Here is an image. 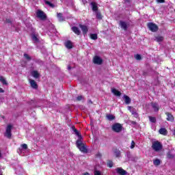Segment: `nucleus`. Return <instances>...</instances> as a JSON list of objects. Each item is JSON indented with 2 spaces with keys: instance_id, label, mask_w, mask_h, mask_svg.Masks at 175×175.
<instances>
[{
  "instance_id": "7ed1b4c3",
  "label": "nucleus",
  "mask_w": 175,
  "mask_h": 175,
  "mask_svg": "<svg viewBox=\"0 0 175 175\" xmlns=\"http://www.w3.org/2000/svg\"><path fill=\"white\" fill-rule=\"evenodd\" d=\"M92 61L95 65H102L103 64V59L99 55L94 56Z\"/></svg>"
},
{
  "instance_id": "6e6552de",
  "label": "nucleus",
  "mask_w": 175,
  "mask_h": 175,
  "mask_svg": "<svg viewBox=\"0 0 175 175\" xmlns=\"http://www.w3.org/2000/svg\"><path fill=\"white\" fill-rule=\"evenodd\" d=\"M119 25L122 28V29L126 31V29H128V27L129 26V24H128V23L126 22L120 21Z\"/></svg>"
},
{
  "instance_id": "f257e3e1",
  "label": "nucleus",
  "mask_w": 175,
  "mask_h": 175,
  "mask_svg": "<svg viewBox=\"0 0 175 175\" xmlns=\"http://www.w3.org/2000/svg\"><path fill=\"white\" fill-rule=\"evenodd\" d=\"M75 135L78 136L79 139L77 141V147L81 151V152H87V148L85 145L81 142L83 137L80 135V133L77 130L75 129Z\"/></svg>"
},
{
  "instance_id": "412c9836",
  "label": "nucleus",
  "mask_w": 175,
  "mask_h": 175,
  "mask_svg": "<svg viewBox=\"0 0 175 175\" xmlns=\"http://www.w3.org/2000/svg\"><path fill=\"white\" fill-rule=\"evenodd\" d=\"M72 31H73L76 35H80L81 32H80V30L79 29V27H73L72 28Z\"/></svg>"
},
{
  "instance_id": "c85d7f7f",
  "label": "nucleus",
  "mask_w": 175,
  "mask_h": 175,
  "mask_svg": "<svg viewBox=\"0 0 175 175\" xmlns=\"http://www.w3.org/2000/svg\"><path fill=\"white\" fill-rule=\"evenodd\" d=\"M57 17L59 21H64V18H62V14L61 13L57 14Z\"/></svg>"
},
{
  "instance_id": "f3484780",
  "label": "nucleus",
  "mask_w": 175,
  "mask_h": 175,
  "mask_svg": "<svg viewBox=\"0 0 175 175\" xmlns=\"http://www.w3.org/2000/svg\"><path fill=\"white\" fill-rule=\"evenodd\" d=\"M31 39L34 43H39V37L35 34L31 36Z\"/></svg>"
},
{
  "instance_id": "a19ab883",
  "label": "nucleus",
  "mask_w": 175,
  "mask_h": 175,
  "mask_svg": "<svg viewBox=\"0 0 175 175\" xmlns=\"http://www.w3.org/2000/svg\"><path fill=\"white\" fill-rule=\"evenodd\" d=\"M131 109H132V107L129 106V107H128V110H131Z\"/></svg>"
},
{
  "instance_id": "5701e85b",
  "label": "nucleus",
  "mask_w": 175,
  "mask_h": 175,
  "mask_svg": "<svg viewBox=\"0 0 175 175\" xmlns=\"http://www.w3.org/2000/svg\"><path fill=\"white\" fill-rule=\"evenodd\" d=\"M90 36V39H92V40H96V39H98V35L96 33H92Z\"/></svg>"
},
{
  "instance_id": "393cba45",
  "label": "nucleus",
  "mask_w": 175,
  "mask_h": 175,
  "mask_svg": "<svg viewBox=\"0 0 175 175\" xmlns=\"http://www.w3.org/2000/svg\"><path fill=\"white\" fill-rule=\"evenodd\" d=\"M107 120H109V121H113V120H114L116 118V116H113V115H107Z\"/></svg>"
},
{
  "instance_id": "6ab92c4d",
  "label": "nucleus",
  "mask_w": 175,
  "mask_h": 175,
  "mask_svg": "<svg viewBox=\"0 0 175 175\" xmlns=\"http://www.w3.org/2000/svg\"><path fill=\"white\" fill-rule=\"evenodd\" d=\"M123 98L124 99L126 105H129V103H131V98H129V96L124 95Z\"/></svg>"
},
{
  "instance_id": "9d476101",
  "label": "nucleus",
  "mask_w": 175,
  "mask_h": 175,
  "mask_svg": "<svg viewBox=\"0 0 175 175\" xmlns=\"http://www.w3.org/2000/svg\"><path fill=\"white\" fill-rule=\"evenodd\" d=\"M116 173L120 175H126V171H125L124 169L121 167H118L116 169Z\"/></svg>"
},
{
  "instance_id": "aec40b11",
  "label": "nucleus",
  "mask_w": 175,
  "mask_h": 175,
  "mask_svg": "<svg viewBox=\"0 0 175 175\" xmlns=\"http://www.w3.org/2000/svg\"><path fill=\"white\" fill-rule=\"evenodd\" d=\"M159 134L163 135L164 136H166L167 135V131H166V129H160L159 130Z\"/></svg>"
},
{
  "instance_id": "c9c22d12",
  "label": "nucleus",
  "mask_w": 175,
  "mask_h": 175,
  "mask_svg": "<svg viewBox=\"0 0 175 175\" xmlns=\"http://www.w3.org/2000/svg\"><path fill=\"white\" fill-rule=\"evenodd\" d=\"M150 120L151 121V122H155V118L152 117V118H150Z\"/></svg>"
},
{
  "instance_id": "7c9ffc66",
  "label": "nucleus",
  "mask_w": 175,
  "mask_h": 175,
  "mask_svg": "<svg viewBox=\"0 0 175 175\" xmlns=\"http://www.w3.org/2000/svg\"><path fill=\"white\" fill-rule=\"evenodd\" d=\"M94 175H103V174H102L101 172L98 171V170H95L94 171Z\"/></svg>"
},
{
  "instance_id": "f03ea898",
  "label": "nucleus",
  "mask_w": 175,
  "mask_h": 175,
  "mask_svg": "<svg viewBox=\"0 0 175 175\" xmlns=\"http://www.w3.org/2000/svg\"><path fill=\"white\" fill-rule=\"evenodd\" d=\"M152 148L154 151H161L162 150V145L158 141L154 142L152 144Z\"/></svg>"
},
{
  "instance_id": "a211bd4d",
  "label": "nucleus",
  "mask_w": 175,
  "mask_h": 175,
  "mask_svg": "<svg viewBox=\"0 0 175 175\" xmlns=\"http://www.w3.org/2000/svg\"><path fill=\"white\" fill-rule=\"evenodd\" d=\"M166 116H167V121H174V118L173 117V116L171 113H166Z\"/></svg>"
},
{
  "instance_id": "20e7f679",
  "label": "nucleus",
  "mask_w": 175,
  "mask_h": 175,
  "mask_svg": "<svg viewBox=\"0 0 175 175\" xmlns=\"http://www.w3.org/2000/svg\"><path fill=\"white\" fill-rule=\"evenodd\" d=\"M112 129L114 131V132H121L122 131V125L120 123H116L112 126Z\"/></svg>"
},
{
  "instance_id": "72a5a7b5",
  "label": "nucleus",
  "mask_w": 175,
  "mask_h": 175,
  "mask_svg": "<svg viewBox=\"0 0 175 175\" xmlns=\"http://www.w3.org/2000/svg\"><path fill=\"white\" fill-rule=\"evenodd\" d=\"M21 147L23 148V150H27V148H28V146L26 144H22Z\"/></svg>"
},
{
  "instance_id": "e433bc0d",
  "label": "nucleus",
  "mask_w": 175,
  "mask_h": 175,
  "mask_svg": "<svg viewBox=\"0 0 175 175\" xmlns=\"http://www.w3.org/2000/svg\"><path fill=\"white\" fill-rule=\"evenodd\" d=\"M157 2H158V3H163V2H165V0H157Z\"/></svg>"
},
{
  "instance_id": "4468645a",
  "label": "nucleus",
  "mask_w": 175,
  "mask_h": 175,
  "mask_svg": "<svg viewBox=\"0 0 175 175\" xmlns=\"http://www.w3.org/2000/svg\"><path fill=\"white\" fill-rule=\"evenodd\" d=\"M65 46L66 49H72L73 47V44L70 40H67L65 42Z\"/></svg>"
},
{
  "instance_id": "4c0bfd02",
  "label": "nucleus",
  "mask_w": 175,
  "mask_h": 175,
  "mask_svg": "<svg viewBox=\"0 0 175 175\" xmlns=\"http://www.w3.org/2000/svg\"><path fill=\"white\" fill-rule=\"evenodd\" d=\"M81 99H83V96H79L77 97V100H81Z\"/></svg>"
},
{
  "instance_id": "bb28decb",
  "label": "nucleus",
  "mask_w": 175,
  "mask_h": 175,
  "mask_svg": "<svg viewBox=\"0 0 175 175\" xmlns=\"http://www.w3.org/2000/svg\"><path fill=\"white\" fill-rule=\"evenodd\" d=\"M24 58L25 59H27V61H29L31 59V56L28 54L25 53L24 54Z\"/></svg>"
},
{
  "instance_id": "a878e982",
  "label": "nucleus",
  "mask_w": 175,
  "mask_h": 175,
  "mask_svg": "<svg viewBox=\"0 0 175 175\" xmlns=\"http://www.w3.org/2000/svg\"><path fill=\"white\" fill-rule=\"evenodd\" d=\"M157 42H163V38L162 36H157L156 37Z\"/></svg>"
},
{
  "instance_id": "cd10ccee",
  "label": "nucleus",
  "mask_w": 175,
  "mask_h": 175,
  "mask_svg": "<svg viewBox=\"0 0 175 175\" xmlns=\"http://www.w3.org/2000/svg\"><path fill=\"white\" fill-rule=\"evenodd\" d=\"M96 18L98 20H102V14H100V12L96 13Z\"/></svg>"
},
{
  "instance_id": "c756f323",
  "label": "nucleus",
  "mask_w": 175,
  "mask_h": 175,
  "mask_svg": "<svg viewBox=\"0 0 175 175\" xmlns=\"http://www.w3.org/2000/svg\"><path fill=\"white\" fill-rule=\"evenodd\" d=\"M134 57L135 59H137L138 61H140V59H142V56L140 55H135Z\"/></svg>"
},
{
  "instance_id": "2f4dec72",
  "label": "nucleus",
  "mask_w": 175,
  "mask_h": 175,
  "mask_svg": "<svg viewBox=\"0 0 175 175\" xmlns=\"http://www.w3.org/2000/svg\"><path fill=\"white\" fill-rule=\"evenodd\" d=\"M45 3H46V5H49L51 8L54 7V4L50 3L49 1H45Z\"/></svg>"
},
{
  "instance_id": "2eb2a0df",
  "label": "nucleus",
  "mask_w": 175,
  "mask_h": 175,
  "mask_svg": "<svg viewBox=\"0 0 175 175\" xmlns=\"http://www.w3.org/2000/svg\"><path fill=\"white\" fill-rule=\"evenodd\" d=\"M0 82L3 85H8V81H6V79L3 76H0Z\"/></svg>"
},
{
  "instance_id": "ddd939ff",
  "label": "nucleus",
  "mask_w": 175,
  "mask_h": 175,
  "mask_svg": "<svg viewBox=\"0 0 175 175\" xmlns=\"http://www.w3.org/2000/svg\"><path fill=\"white\" fill-rule=\"evenodd\" d=\"M111 92L116 96H121V92L118 91V90L113 88L111 89Z\"/></svg>"
},
{
  "instance_id": "39448f33",
  "label": "nucleus",
  "mask_w": 175,
  "mask_h": 175,
  "mask_svg": "<svg viewBox=\"0 0 175 175\" xmlns=\"http://www.w3.org/2000/svg\"><path fill=\"white\" fill-rule=\"evenodd\" d=\"M148 27L149 28L150 31H152V32H157V31H158V26L154 23H148Z\"/></svg>"
},
{
  "instance_id": "dca6fc26",
  "label": "nucleus",
  "mask_w": 175,
  "mask_h": 175,
  "mask_svg": "<svg viewBox=\"0 0 175 175\" xmlns=\"http://www.w3.org/2000/svg\"><path fill=\"white\" fill-rule=\"evenodd\" d=\"M150 106L152 107L154 111H158L159 110V106L155 103H152Z\"/></svg>"
},
{
  "instance_id": "1a4fd4ad",
  "label": "nucleus",
  "mask_w": 175,
  "mask_h": 175,
  "mask_svg": "<svg viewBox=\"0 0 175 175\" xmlns=\"http://www.w3.org/2000/svg\"><path fill=\"white\" fill-rule=\"evenodd\" d=\"M79 28H81L83 35H87V32H88V27L85 25H79Z\"/></svg>"
},
{
  "instance_id": "f8f14e48",
  "label": "nucleus",
  "mask_w": 175,
  "mask_h": 175,
  "mask_svg": "<svg viewBox=\"0 0 175 175\" xmlns=\"http://www.w3.org/2000/svg\"><path fill=\"white\" fill-rule=\"evenodd\" d=\"M29 81L30 85L32 88H34V90H36V88H38V84L36 83L35 80L29 79Z\"/></svg>"
},
{
  "instance_id": "58836bf2",
  "label": "nucleus",
  "mask_w": 175,
  "mask_h": 175,
  "mask_svg": "<svg viewBox=\"0 0 175 175\" xmlns=\"http://www.w3.org/2000/svg\"><path fill=\"white\" fill-rule=\"evenodd\" d=\"M0 92H1V94H3V92H5V90H3V89H2V88H0Z\"/></svg>"
},
{
  "instance_id": "423d86ee",
  "label": "nucleus",
  "mask_w": 175,
  "mask_h": 175,
  "mask_svg": "<svg viewBox=\"0 0 175 175\" xmlns=\"http://www.w3.org/2000/svg\"><path fill=\"white\" fill-rule=\"evenodd\" d=\"M12 128L13 126L12 124H8L5 129V136L6 137H12Z\"/></svg>"
},
{
  "instance_id": "4be33fe9",
  "label": "nucleus",
  "mask_w": 175,
  "mask_h": 175,
  "mask_svg": "<svg viewBox=\"0 0 175 175\" xmlns=\"http://www.w3.org/2000/svg\"><path fill=\"white\" fill-rule=\"evenodd\" d=\"M91 5H92L93 12H97L98 5L96 3H92Z\"/></svg>"
},
{
  "instance_id": "b1692460",
  "label": "nucleus",
  "mask_w": 175,
  "mask_h": 175,
  "mask_svg": "<svg viewBox=\"0 0 175 175\" xmlns=\"http://www.w3.org/2000/svg\"><path fill=\"white\" fill-rule=\"evenodd\" d=\"M153 163H154V166H159V165H161V160L157 159L153 161Z\"/></svg>"
},
{
  "instance_id": "ea45409f",
  "label": "nucleus",
  "mask_w": 175,
  "mask_h": 175,
  "mask_svg": "<svg viewBox=\"0 0 175 175\" xmlns=\"http://www.w3.org/2000/svg\"><path fill=\"white\" fill-rule=\"evenodd\" d=\"M83 175H91L90 173H88V172H85L84 174H83Z\"/></svg>"
},
{
  "instance_id": "9b49d317",
  "label": "nucleus",
  "mask_w": 175,
  "mask_h": 175,
  "mask_svg": "<svg viewBox=\"0 0 175 175\" xmlns=\"http://www.w3.org/2000/svg\"><path fill=\"white\" fill-rule=\"evenodd\" d=\"M31 75L34 79H39V77H40V74L36 70L31 71Z\"/></svg>"
},
{
  "instance_id": "0eeeda50",
  "label": "nucleus",
  "mask_w": 175,
  "mask_h": 175,
  "mask_svg": "<svg viewBox=\"0 0 175 175\" xmlns=\"http://www.w3.org/2000/svg\"><path fill=\"white\" fill-rule=\"evenodd\" d=\"M36 14L37 16L41 20H44V18H46V14L41 10H38Z\"/></svg>"
},
{
  "instance_id": "473e14b6",
  "label": "nucleus",
  "mask_w": 175,
  "mask_h": 175,
  "mask_svg": "<svg viewBox=\"0 0 175 175\" xmlns=\"http://www.w3.org/2000/svg\"><path fill=\"white\" fill-rule=\"evenodd\" d=\"M135 141H132L131 142V145L130 146V148H131V149L135 148Z\"/></svg>"
},
{
  "instance_id": "f704fd0d",
  "label": "nucleus",
  "mask_w": 175,
  "mask_h": 175,
  "mask_svg": "<svg viewBox=\"0 0 175 175\" xmlns=\"http://www.w3.org/2000/svg\"><path fill=\"white\" fill-rule=\"evenodd\" d=\"M107 166L109 167H113V162L112 161H109L107 163Z\"/></svg>"
}]
</instances>
